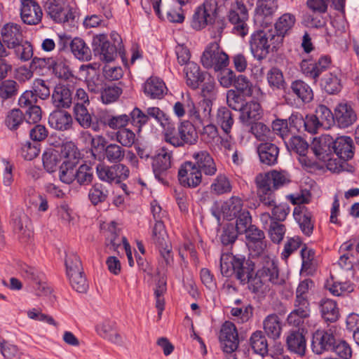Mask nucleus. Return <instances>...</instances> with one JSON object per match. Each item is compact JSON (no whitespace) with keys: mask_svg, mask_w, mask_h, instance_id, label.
<instances>
[{"mask_svg":"<svg viewBox=\"0 0 359 359\" xmlns=\"http://www.w3.org/2000/svg\"><path fill=\"white\" fill-rule=\"evenodd\" d=\"M20 84L13 79H3L0 82V98L2 101L14 99L18 94Z\"/></svg>","mask_w":359,"mask_h":359,"instance_id":"09e8293b","label":"nucleus"},{"mask_svg":"<svg viewBox=\"0 0 359 359\" xmlns=\"http://www.w3.org/2000/svg\"><path fill=\"white\" fill-rule=\"evenodd\" d=\"M217 13V12L204 1L203 4L196 8L193 15L191 27L196 30L204 28L215 21Z\"/></svg>","mask_w":359,"mask_h":359,"instance_id":"6ab92c4d","label":"nucleus"},{"mask_svg":"<svg viewBox=\"0 0 359 359\" xmlns=\"http://www.w3.org/2000/svg\"><path fill=\"white\" fill-rule=\"evenodd\" d=\"M251 132L255 137L262 142H268L273 138V133L270 128L261 122H255L252 124Z\"/></svg>","mask_w":359,"mask_h":359,"instance_id":"bf43d9fd","label":"nucleus"},{"mask_svg":"<svg viewBox=\"0 0 359 359\" xmlns=\"http://www.w3.org/2000/svg\"><path fill=\"white\" fill-rule=\"evenodd\" d=\"M257 151L259 161L266 165H274L278 162L279 148L275 144L266 142L258 144Z\"/></svg>","mask_w":359,"mask_h":359,"instance_id":"c756f323","label":"nucleus"},{"mask_svg":"<svg viewBox=\"0 0 359 359\" xmlns=\"http://www.w3.org/2000/svg\"><path fill=\"white\" fill-rule=\"evenodd\" d=\"M24 277L29 280L38 296H47L51 293V288L48 285L45 274L36 268L25 266L22 269Z\"/></svg>","mask_w":359,"mask_h":359,"instance_id":"ddd939ff","label":"nucleus"},{"mask_svg":"<svg viewBox=\"0 0 359 359\" xmlns=\"http://www.w3.org/2000/svg\"><path fill=\"white\" fill-rule=\"evenodd\" d=\"M44 169L50 173L56 171L60 162V155L54 150L45 151L42 156Z\"/></svg>","mask_w":359,"mask_h":359,"instance_id":"052dcab7","label":"nucleus"},{"mask_svg":"<svg viewBox=\"0 0 359 359\" xmlns=\"http://www.w3.org/2000/svg\"><path fill=\"white\" fill-rule=\"evenodd\" d=\"M52 101L57 108H69L72 104V93L65 85H57L52 94Z\"/></svg>","mask_w":359,"mask_h":359,"instance_id":"e433bc0d","label":"nucleus"},{"mask_svg":"<svg viewBox=\"0 0 359 359\" xmlns=\"http://www.w3.org/2000/svg\"><path fill=\"white\" fill-rule=\"evenodd\" d=\"M93 179V170L91 166L82 164L75 172V180L80 185H87L91 183Z\"/></svg>","mask_w":359,"mask_h":359,"instance_id":"338daca9","label":"nucleus"},{"mask_svg":"<svg viewBox=\"0 0 359 359\" xmlns=\"http://www.w3.org/2000/svg\"><path fill=\"white\" fill-rule=\"evenodd\" d=\"M262 266L256 272L254 277L250 273V290L255 294H265L270 292L273 285H283L285 276L280 273L277 262L271 257L264 255Z\"/></svg>","mask_w":359,"mask_h":359,"instance_id":"f03ea898","label":"nucleus"},{"mask_svg":"<svg viewBox=\"0 0 359 359\" xmlns=\"http://www.w3.org/2000/svg\"><path fill=\"white\" fill-rule=\"evenodd\" d=\"M51 67L53 74L58 79L67 81L74 77L69 62L65 60L58 59L56 61L53 60Z\"/></svg>","mask_w":359,"mask_h":359,"instance_id":"6e6d98bb","label":"nucleus"},{"mask_svg":"<svg viewBox=\"0 0 359 359\" xmlns=\"http://www.w3.org/2000/svg\"><path fill=\"white\" fill-rule=\"evenodd\" d=\"M65 160L60 166L59 177L62 182L72 184L75 180L76 166L79 163V152L72 142L64 145Z\"/></svg>","mask_w":359,"mask_h":359,"instance_id":"423d86ee","label":"nucleus"},{"mask_svg":"<svg viewBox=\"0 0 359 359\" xmlns=\"http://www.w3.org/2000/svg\"><path fill=\"white\" fill-rule=\"evenodd\" d=\"M357 120V115L351 105L341 103L334 109V121L339 128H346L353 125Z\"/></svg>","mask_w":359,"mask_h":359,"instance_id":"b1692460","label":"nucleus"},{"mask_svg":"<svg viewBox=\"0 0 359 359\" xmlns=\"http://www.w3.org/2000/svg\"><path fill=\"white\" fill-rule=\"evenodd\" d=\"M229 22L233 25L232 32L240 36H245L248 32L246 21L248 19V11L243 4L236 2L235 7L231 9L229 15Z\"/></svg>","mask_w":359,"mask_h":359,"instance_id":"9d476101","label":"nucleus"},{"mask_svg":"<svg viewBox=\"0 0 359 359\" xmlns=\"http://www.w3.org/2000/svg\"><path fill=\"white\" fill-rule=\"evenodd\" d=\"M70 50L74 56L79 60L90 61L91 60V50L81 38L76 37L72 40Z\"/></svg>","mask_w":359,"mask_h":359,"instance_id":"c03bdc74","label":"nucleus"},{"mask_svg":"<svg viewBox=\"0 0 359 359\" xmlns=\"http://www.w3.org/2000/svg\"><path fill=\"white\" fill-rule=\"evenodd\" d=\"M311 313L310 303L308 298H295L294 309L288 315L287 323L295 327H302L309 318Z\"/></svg>","mask_w":359,"mask_h":359,"instance_id":"4468645a","label":"nucleus"},{"mask_svg":"<svg viewBox=\"0 0 359 359\" xmlns=\"http://www.w3.org/2000/svg\"><path fill=\"white\" fill-rule=\"evenodd\" d=\"M334 152L341 159L348 161L354 154L353 142L352 139L348 136H341L333 138L332 153Z\"/></svg>","mask_w":359,"mask_h":359,"instance_id":"c85d7f7f","label":"nucleus"},{"mask_svg":"<svg viewBox=\"0 0 359 359\" xmlns=\"http://www.w3.org/2000/svg\"><path fill=\"white\" fill-rule=\"evenodd\" d=\"M48 123L53 128L65 131L72 128L73 118L68 111L64 109H57L50 114Z\"/></svg>","mask_w":359,"mask_h":359,"instance_id":"2f4dec72","label":"nucleus"},{"mask_svg":"<svg viewBox=\"0 0 359 359\" xmlns=\"http://www.w3.org/2000/svg\"><path fill=\"white\" fill-rule=\"evenodd\" d=\"M269 86L273 89H284L285 81L282 72L277 67L271 68L266 74Z\"/></svg>","mask_w":359,"mask_h":359,"instance_id":"680f3d73","label":"nucleus"},{"mask_svg":"<svg viewBox=\"0 0 359 359\" xmlns=\"http://www.w3.org/2000/svg\"><path fill=\"white\" fill-rule=\"evenodd\" d=\"M219 339L224 352L229 354L234 352L239 344L235 325L229 321H226L222 326Z\"/></svg>","mask_w":359,"mask_h":359,"instance_id":"f8f14e48","label":"nucleus"},{"mask_svg":"<svg viewBox=\"0 0 359 359\" xmlns=\"http://www.w3.org/2000/svg\"><path fill=\"white\" fill-rule=\"evenodd\" d=\"M201 61L206 69L212 68L215 72L227 67L229 65V55L217 42L211 43L203 52Z\"/></svg>","mask_w":359,"mask_h":359,"instance_id":"0eeeda50","label":"nucleus"},{"mask_svg":"<svg viewBox=\"0 0 359 359\" xmlns=\"http://www.w3.org/2000/svg\"><path fill=\"white\" fill-rule=\"evenodd\" d=\"M184 71L187 84L193 89L197 88L205 80V74L201 72L199 66L195 62H189Z\"/></svg>","mask_w":359,"mask_h":359,"instance_id":"ea45409f","label":"nucleus"},{"mask_svg":"<svg viewBox=\"0 0 359 359\" xmlns=\"http://www.w3.org/2000/svg\"><path fill=\"white\" fill-rule=\"evenodd\" d=\"M243 256H233L232 253H222L220 257V271L226 277L234 276L242 284L250 280V269L245 266Z\"/></svg>","mask_w":359,"mask_h":359,"instance_id":"39448f33","label":"nucleus"},{"mask_svg":"<svg viewBox=\"0 0 359 359\" xmlns=\"http://www.w3.org/2000/svg\"><path fill=\"white\" fill-rule=\"evenodd\" d=\"M97 334L108 341L118 345H123L121 336L116 330V323L111 320H104L96 326Z\"/></svg>","mask_w":359,"mask_h":359,"instance_id":"7c9ffc66","label":"nucleus"},{"mask_svg":"<svg viewBox=\"0 0 359 359\" xmlns=\"http://www.w3.org/2000/svg\"><path fill=\"white\" fill-rule=\"evenodd\" d=\"M172 151L165 147L159 149L151 157V167L154 175L161 183L167 184L166 177L172 166Z\"/></svg>","mask_w":359,"mask_h":359,"instance_id":"6e6552de","label":"nucleus"},{"mask_svg":"<svg viewBox=\"0 0 359 359\" xmlns=\"http://www.w3.org/2000/svg\"><path fill=\"white\" fill-rule=\"evenodd\" d=\"M74 115L77 123L83 128H91L95 132L100 130L99 116L93 118L87 109V106H82L78 103L74 104Z\"/></svg>","mask_w":359,"mask_h":359,"instance_id":"412c9836","label":"nucleus"},{"mask_svg":"<svg viewBox=\"0 0 359 359\" xmlns=\"http://www.w3.org/2000/svg\"><path fill=\"white\" fill-rule=\"evenodd\" d=\"M330 64V57L322 56L316 62L303 60L300 63V69L305 76L313 80L314 83H316L320 76L327 72Z\"/></svg>","mask_w":359,"mask_h":359,"instance_id":"9b49d317","label":"nucleus"},{"mask_svg":"<svg viewBox=\"0 0 359 359\" xmlns=\"http://www.w3.org/2000/svg\"><path fill=\"white\" fill-rule=\"evenodd\" d=\"M12 224L15 232L30 236L31 231L29 228V219L21 210L13 212L11 215Z\"/></svg>","mask_w":359,"mask_h":359,"instance_id":"a18cd8bd","label":"nucleus"},{"mask_svg":"<svg viewBox=\"0 0 359 359\" xmlns=\"http://www.w3.org/2000/svg\"><path fill=\"white\" fill-rule=\"evenodd\" d=\"M2 41L8 49H11L24 40L20 25L7 23L1 30Z\"/></svg>","mask_w":359,"mask_h":359,"instance_id":"5701e85b","label":"nucleus"},{"mask_svg":"<svg viewBox=\"0 0 359 359\" xmlns=\"http://www.w3.org/2000/svg\"><path fill=\"white\" fill-rule=\"evenodd\" d=\"M47 15L55 22L73 20L74 15L64 0H47L45 5Z\"/></svg>","mask_w":359,"mask_h":359,"instance_id":"1a4fd4ad","label":"nucleus"},{"mask_svg":"<svg viewBox=\"0 0 359 359\" xmlns=\"http://www.w3.org/2000/svg\"><path fill=\"white\" fill-rule=\"evenodd\" d=\"M240 121L245 125L255 123L262 117V108L257 102H246L240 110Z\"/></svg>","mask_w":359,"mask_h":359,"instance_id":"f704fd0d","label":"nucleus"},{"mask_svg":"<svg viewBox=\"0 0 359 359\" xmlns=\"http://www.w3.org/2000/svg\"><path fill=\"white\" fill-rule=\"evenodd\" d=\"M320 312L322 317L327 322L337 321L339 316L336 302L330 299L322 300Z\"/></svg>","mask_w":359,"mask_h":359,"instance_id":"603ef678","label":"nucleus"},{"mask_svg":"<svg viewBox=\"0 0 359 359\" xmlns=\"http://www.w3.org/2000/svg\"><path fill=\"white\" fill-rule=\"evenodd\" d=\"M109 40L104 34L95 35L93 38L92 46L95 55L106 62L113 61L118 53L121 57L124 55V49L121 36L116 32H111Z\"/></svg>","mask_w":359,"mask_h":359,"instance_id":"7ed1b4c3","label":"nucleus"},{"mask_svg":"<svg viewBox=\"0 0 359 359\" xmlns=\"http://www.w3.org/2000/svg\"><path fill=\"white\" fill-rule=\"evenodd\" d=\"M108 194V190L102 184L96 183L89 190L88 198L92 204L96 205L105 201Z\"/></svg>","mask_w":359,"mask_h":359,"instance_id":"4d7b16f0","label":"nucleus"},{"mask_svg":"<svg viewBox=\"0 0 359 359\" xmlns=\"http://www.w3.org/2000/svg\"><path fill=\"white\" fill-rule=\"evenodd\" d=\"M333 137L330 135H322L318 138H315L311 145V149L317 158L326 161L332 154Z\"/></svg>","mask_w":359,"mask_h":359,"instance_id":"a878e982","label":"nucleus"},{"mask_svg":"<svg viewBox=\"0 0 359 359\" xmlns=\"http://www.w3.org/2000/svg\"><path fill=\"white\" fill-rule=\"evenodd\" d=\"M293 215L302 232L305 236H310L314 228V221L311 212L305 206H298L294 208Z\"/></svg>","mask_w":359,"mask_h":359,"instance_id":"cd10ccee","label":"nucleus"},{"mask_svg":"<svg viewBox=\"0 0 359 359\" xmlns=\"http://www.w3.org/2000/svg\"><path fill=\"white\" fill-rule=\"evenodd\" d=\"M245 237L249 249L253 251L255 255L264 254L266 248V241L265 240V234L263 231L255 225H251L245 233Z\"/></svg>","mask_w":359,"mask_h":359,"instance_id":"aec40b11","label":"nucleus"},{"mask_svg":"<svg viewBox=\"0 0 359 359\" xmlns=\"http://www.w3.org/2000/svg\"><path fill=\"white\" fill-rule=\"evenodd\" d=\"M12 49H14L15 55L21 61L26 62L33 57V47L27 41H22Z\"/></svg>","mask_w":359,"mask_h":359,"instance_id":"774afa93","label":"nucleus"},{"mask_svg":"<svg viewBox=\"0 0 359 359\" xmlns=\"http://www.w3.org/2000/svg\"><path fill=\"white\" fill-rule=\"evenodd\" d=\"M126 154V150L121 145L116 143H109L103 151V158L111 163L121 162Z\"/></svg>","mask_w":359,"mask_h":359,"instance_id":"8fccbe9b","label":"nucleus"},{"mask_svg":"<svg viewBox=\"0 0 359 359\" xmlns=\"http://www.w3.org/2000/svg\"><path fill=\"white\" fill-rule=\"evenodd\" d=\"M215 121L220 126L225 135H229L234 123L231 111L226 107L217 109Z\"/></svg>","mask_w":359,"mask_h":359,"instance_id":"37998d69","label":"nucleus"},{"mask_svg":"<svg viewBox=\"0 0 359 359\" xmlns=\"http://www.w3.org/2000/svg\"><path fill=\"white\" fill-rule=\"evenodd\" d=\"M243 208V201L238 196H232L225 201L222 205V212L223 216L227 220H232L241 212Z\"/></svg>","mask_w":359,"mask_h":359,"instance_id":"79ce46f5","label":"nucleus"},{"mask_svg":"<svg viewBox=\"0 0 359 359\" xmlns=\"http://www.w3.org/2000/svg\"><path fill=\"white\" fill-rule=\"evenodd\" d=\"M289 182L285 172L277 170L260 173L255 178L259 200L262 205L272 208L271 217L277 222L286 219L290 207L286 203L276 205L274 191Z\"/></svg>","mask_w":359,"mask_h":359,"instance_id":"f257e3e1","label":"nucleus"},{"mask_svg":"<svg viewBox=\"0 0 359 359\" xmlns=\"http://www.w3.org/2000/svg\"><path fill=\"white\" fill-rule=\"evenodd\" d=\"M250 344L254 352L262 356L268 353V342L262 331L253 332L250 338Z\"/></svg>","mask_w":359,"mask_h":359,"instance_id":"3c124183","label":"nucleus"},{"mask_svg":"<svg viewBox=\"0 0 359 359\" xmlns=\"http://www.w3.org/2000/svg\"><path fill=\"white\" fill-rule=\"evenodd\" d=\"M295 22V17L290 13H285L281 15L275 24V35L281 36V44L283 42V38L287 32L291 29Z\"/></svg>","mask_w":359,"mask_h":359,"instance_id":"de8ad7c7","label":"nucleus"},{"mask_svg":"<svg viewBox=\"0 0 359 359\" xmlns=\"http://www.w3.org/2000/svg\"><path fill=\"white\" fill-rule=\"evenodd\" d=\"M287 149L299 154L300 163L306 167H309L311 163L307 160L306 154L309 149L307 142L300 136L291 135L284 142Z\"/></svg>","mask_w":359,"mask_h":359,"instance_id":"393cba45","label":"nucleus"},{"mask_svg":"<svg viewBox=\"0 0 359 359\" xmlns=\"http://www.w3.org/2000/svg\"><path fill=\"white\" fill-rule=\"evenodd\" d=\"M193 161H190L201 173L206 176H213L217 171L216 163L206 150H200L192 154Z\"/></svg>","mask_w":359,"mask_h":359,"instance_id":"2eb2a0df","label":"nucleus"},{"mask_svg":"<svg viewBox=\"0 0 359 359\" xmlns=\"http://www.w3.org/2000/svg\"><path fill=\"white\" fill-rule=\"evenodd\" d=\"M99 121L100 128L101 126H103L118 130L128 125L130 121V116L125 114L113 115L109 113H103L99 115Z\"/></svg>","mask_w":359,"mask_h":359,"instance_id":"c9c22d12","label":"nucleus"},{"mask_svg":"<svg viewBox=\"0 0 359 359\" xmlns=\"http://www.w3.org/2000/svg\"><path fill=\"white\" fill-rule=\"evenodd\" d=\"M179 139L173 136L169 137L170 144L175 147H183L185 144H194L198 140V135L193 124L189 121L182 122L178 126Z\"/></svg>","mask_w":359,"mask_h":359,"instance_id":"f3484780","label":"nucleus"},{"mask_svg":"<svg viewBox=\"0 0 359 359\" xmlns=\"http://www.w3.org/2000/svg\"><path fill=\"white\" fill-rule=\"evenodd\" d=\"M165 89L163 81L157 77L149 78L144 85V94L151 99L163 98Z\"/></svg>","mask_w":359,"mask_h":359,"instance_id":"58836bf2","label":"nucleus"},{"mask_svg":"<svg viewBox=\"0 0 359 359\" xmlns=\"http://www.w3.org/2000/svg\"><path fill=\"white\" fill-rule=\"evenodd\" d=\"M302 118L297 115L292 114L288 120L276 119L272 123V132L279 135L285 142L292 135V127H296L298 122L301 123Z\"/></svg>","mask_w":359,"mask_h":359,"instance_id":"bb28decb","label":"nucleus"},{"mask_svg":"<svg viewBox=\"0 0 359 359\" xmlns=\"http://www.w3.org/2000/svg\"><path fill=\"white\" fill-rule=\"evenodd\" d=\"M238 93L247 97H255L259 98V96L263 97L264 94L259 87L254 85L251 81L245 75L239 74L237 76L236 80L233 86Z\"/></svg>","mask_w":359,"mask_h":359,"instance_id":"72a5a7b5","label":"nucleus"},{"mask_svg":"<svg viewBox=\"0 0 359 359\" xmlns=\"http://www.w3.org/2000/svg\"><path fill=\"white\" fill-rule=\"evenodd\" d=\"M287 348L299 356H304L306 350V341L304 335L299 331L290 332L286 339Z\"/></svg>","mask_w":359,"mask_h":359,"instance_id":"4c0bfd02","label":"nucleus"},{"mask_svg":"<svg viewBox=\"0 0 359 359\" xmlns=\"http://www.w3.org/2000/svg\"><path fill=\"white\" fill-rule=\"evenodd\" d=\"M202 173L193 166L191 161L184 162L178 171L180 184L188 188H196L202 182Z\"/></svg>","mask_w":359,"mask_h":359,"instance_id":"dca6fc26","label":"nucleus"},{"mask_svg":"<svg viewBox=\"0 0 359 359\" xmlns=\"http://www.w3.org/2000/svg\"><path fill=\"white\" fill-rule=\"evenodd\" d=\"M336 339L330 330H317L313 334L311 348L314 353L320 355L325 351H331Z\"/></svg>","mask_w":359,"mask_h":359,"instance_id":"a211bd4d","label":"nucleus"},{"mask_svg":"<svg viewBox=\"0 0 359 359\" xmlns=\"http://www.w3.org/2000/svg\"><path fill=\"white\" fill-rule=\"evenodd\" d=\"M320 87L327 93L337 94L341 89V79L336 72H329L323 74L320 81Z\"/></svg>","mask_w":359,"mask_h":359,"instance_id":"a19ab883","label":"nucleus"},{"mask_svg":"<svg viewBox=\"0 0 359 359\" xmlns=\"http://www.w3.org/2000/svg\"><path fill=\"white\" fill-rule=\"evenodd\" d=\"M301 257L302 260L301 271L306 275L313 274L316 269L315 251L304 245L301 250Z\"/></svg>","mask_w":359,"mask_h":359,"instance_id":"49530a36","label":"nucleus"},{"mask_svg":"<svg viewBox=\"0 0 359 359\" xmlns=\"http://www.w3.org/2000/svg\"><path fill=\"white\" fill-rule=\"evenodd\" d=\"M231 189V182L224 174L218 175L210 185V192L217 196L229 194Z\"/></svg>","mask_w":359,"mask_h":359,"instance_id":"864d4df0","label":"nucleus"},{"mask_svg":"<svg viewBox=\"0 0 359 359\" xmlns=\"http://www.w3.org/2000/svg\"><path fill=\"white\" fill-rule=\"evenodd\" d=\"M151 239L156 246H164L168 242V234L162 221L155 223L152 229Z\"/></svg>","mask_w":359,"mask_h":359,"instance_id":"0e129e2a","label":"nucleus"},{"mask_svg":"<svg viewBox=\"0 0 359 359\" xmlns=\"http://www.w3.org/2000/svg\"><path fill=\"white\" fill-rule=\"evenodd\" d=\"M66 272L68 277L83 272V267L79 257L74 253H69L65 259Z\"/></svg>","mask_w":359,"mask_h":359,"instance_id":"e2e57ef3","label":"nucleus"},{"mask_svg":"<svg viewBox=\"0 0 359 359\" xmlns=\"http://www.w3.org/2000/svg\"><path fill=\"white\" fill-rule=\"evenodd\" d=\"M250 51L257 60L266 58L271 51H276L281 46V36L275 35L272 29L254 32L249 41Z\"/></svg>","mask_w":359,"mask_h":359,"instance_id":"20e7f679","label":"nucleus"},{"mask_svg":"<svg viewBox=\"0 0 359 359\" xmlns=\"http://www.w3.org/2000/svg\"><path fill=\"white\" fill-rule=\"evenodd\" d=\"M24 123L25 116L18 109H13L10 111L5 119V124L11 130H17Z\"/></svg>","mask_w":359,"mask_h":359,"instance_id":"69168bd1","label":"nucleus"},{"mask_svg":"<svg viewBox=\"0 0 359 359\" xmlns=\"http://www.w3.org/2000/svg\"><path fill=\"white\" fill-rule=\"evenodd\" d=\"M264 329L266 334L272 339H277L281 333V323L276 314L269 315L264 320Z\"/></svg>","mask_w":359,"mask_h":359,"instance_id":"5fc2aeb1","label":"nucleus"},{"mask_svg":"<svg viewBox=\"0 0 359 359\" xmlns=\"http://www.w3.org/2000/svg\"><path fill=\"white\" fill-rule=\"evenodd\" d=\"M285 95L295 97L304 103H309L313 99V92L311 86L302 79L292 81L290 88L285 90Z\"/></svg>","mask_w":359,"mask_h":359,"instance_id":"4be33fe9","label":"nucleus"},{"mask_svg":"<svg viewBox=\"0 0 359 359\" xmlns=\"http://www.w3.org/2000/svg\"><path fill=\"white\" fill-rule=\"evenodd\" d=\"M116 140L121 147H131L137 140L135 133L130 129L120 128L115 133Z\"/></svg>","mask_w":359,"mask_h":359,"instance_id":"13d9d810","label":"nucleus"},{"mask_svg":"<svg viewBox=\"0 0 359 359\" xmlns=\"http://www.w3.org/2000/svg\"><path fill=\"white\" fill-rule=\"evenodd\" d=\"M20 16L22 21L27 25H37L41 21L42 10L37 2L22 4Z\"/></svg>","mask_w":359,"mask_h":359,"instance_id":"473e14b6","label":"nucleus"}]
</instances>
